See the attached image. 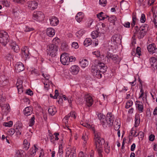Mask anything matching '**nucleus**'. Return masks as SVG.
Instances as JSON below:
<instances>
[{"mask_svg": "<svg viewBox=\"0 0 157 157\" xmlns=\"http://www.w3.org/2000/svg\"><path fill=\"white\" fill-rule=\"evenodd\" d=\"M94 140H97L98 139H103L101 137V134L100 132L94 131Z\"/></svg>", "mask_w": 157, "mask_h": 157, "instance_id": "7c9ffc66", "label": "nucleus"}, {"mask_svg": "<svg viewBox=\"0 0 157 157\" xmlns=\"http://www.w3.org/2000/svg\"><path fill=\"white\" fill-rule=\"evenodd\" d=\"M13 125V122L12 121H10L7 122H5L3 124V125L5 127H11Z\"/></svg>", "mask_w": 157, "mask_h": 157, "instance_id": "79ce46f5", "label": "nucleus"}, {"mask_svg": "<svg viewBox=\"0 0 157 157\" xmlns=\"http://www.w3.org/2000/svg\"><path fill=\"white\" fill-rule=\"evenodd\" d=\"M146 21V18L145 15L144 14H141V16L140 18V21L141 23H144Z\"/></svg>", "mask_w": 157, "mask_h": 157, "instance_id": "09e8293b", "label": "nucleus"}, {"mask_svg": "<svg viewBox=\"0 0 157 157\" xmlns=\"http://www.w3.org/2000/svg\"><path fill=\"white\" fill-rule=\"evenodd\" d=\"M107 3L106 0H100L99 4L102 6H105Z\"/></svg>", "mask_w": 157, "mask_h": 157, "instance_id": "8fccbe9b", "label": "nucleus"}, {"mask_svg": "<svg viewBox=\"0 0 157 157\" xmlns=\"http://www.w3.org/2000/svg\"><path fill=\"white\" fill-rule=\"evenodd\" d=\"M9 40V37L7 33L2 30L0 31V43L5 46Z\"/></svg>", "mask_w": 157, "mask_h": 157, "instance_id": "20e7f679", "label": "nucleus"}, {"mask_svg": "<svg viewBox=\"0 0 157 157\" xmlns=\"http://www.w3.org/2000/svg\"><path fill=\"white\" fill-rule=\"evenodd\" d=\"M48 113L51 115H54L57 112V110L56 107L50 106L48 109Z\"/></svg>", "mask_w": 157, "mask_h": 157, "instance_id": "b1692460", "label": "nucleus"}, {"mask_svg": "<svg viewBox=\"0 0 157 157\" xmlns=\"http://www.w3.org/2000/svg\"><path fill=\"white\" fill-rule=\"evenodd\" d=\"M6 79L5 78L4 75H1L0 76V84H2Z\"/></svg>", "mask_w": 157, "mask_h": 157, "instance_id": "603ef678", "label": "nucleus"}, {"mask_svg": "<svg viewBox=\"0 0 157 157\" xmlns=\"http://www.w3.org/2000/svg\"><path fill=\"white\" fill-rule=\"evenodd\" d=\"M49 20L51 25L52 26H56L59 23V20L58 18L55 16L50 17Z\"/></svg>", "mask_w": 157, "mask_h": 157, "instance_id": "ddd939ff", "label": "nucleus"}, {"mask_svg": "<svg viewBox=\"0 0 157 157\" xmlns=\"http://www.w3.org/2000/svg\"><path fill=\"white\" fill-rule=\"evenodd\" d=\"M34 146L35 147V148H31L29 150L30 152V154L31 155H33L34 154L36 153V151L38 149L36 147L35 145H34Z\"/></svg>", "mask_w": 157, "mask_h": 157, "instance_id": "58836bf2", "label": "nucleus"}, {"mask_svg": "<svg viewBox=\"0 0 157 157\" xmlns=\"http://www.w3.org/2000/svg\"><path fill=\"white\" fill-rule=\"evenodd\" d=\"M55 94L54 96V99H56L57 98V97L59 95V91L57 90H56L55 91Z\"/></svg>", "mask_w": 157, "mask_h": 157, "instance_id": "774afa93", "label": "nucleus"}, {"mask_svg": "<svg viewBox=\"0 0 157 157\" xmlns=\"http://www.w3.org/2000/svg\"><path fill=\"white\" fill-rule=\"evenodd\" d=\"M84 99L86 101V105L89 107L93 105L94 100L92 97L89 94L85 95L84 96Z\"/></svg>", "mask_w": 157, "mask_h": 157, "instance_id": "9b49d317", "label": "nucleus"}, {"mask_svg": "<svg viewBox=\"0 0 157 157\" xmlns=\"http://www.w3.org/2000/svg\"><path fill=\"white\" fill-rule=\"evenodd\" d=\"M22 124L20 121L17 122L14 125L15 132L17 136L21 135L22 129Z\"/></svg>", "mask_w": 157, "mask_h": 157, "instance_id": "9d476101", "label": "nucleus"}, {"mask_svg": "<svg viewBox=\"0 0 157 157\" xmlns=\"http://www.w3.org/2000/svg\"><path fill=\"white\" fill-rule=\"evenodd\" d=\"M108 20L110 22L113 23V25H115V21L117 20V18L115 16H112L109 17Z\"/></svg>", "mask_w": 157, "mask_h": 157, "instance_id": "72a5a7b5", "label": "nucleus"}, {"mask_svg": "<svg viewBox=\"0 0 157 157\" xmlns=\"http://www.w3.org/2000/svg\"><path fill=\"white\" fill-rule=\"evenodd\" d=\"M75 113V112L74 111H71L68 114L70 116V117H72L74 118V119H75L76 118Z\"/></svg>", "mask_w": 157, "mask_h": 157, "instance_id": "13d9d810", "label": "nucleus"}, {"mask_svg": "<svg viewBox=\"0 0 157 157\" xmlns=\"http://www.w3.org/2000/svg\"><path fill=\"white\" fill-rule=\"evenodd\" d=\"M85 33L84 30L81 29L78 31L76 33V36L78 38H80Z\"/></svg>", "mask_w": 157, "mask_h": 157, "instance_id": "f704fd0d", "label": "nucleus"}, {"mask_svg": "<svg viewBox=\"0 0 157 157\" xmlns=\"http://www.w3.org/2000/svg\"><path fill=\"white\" fill-rule=\"evenodd\" d=\"M15 132V129L13 128H11L9 129L8 131V134L10 136H12L13 135Z\"/></svg>", "mask_w": 157, "mask_h": 157, "instance_id": "49530a36", "label": "nucleus"}, {"mask_svg": "<svg viewBox=\"0 0 157 157\" xmlns=\"http://www.w3.org/2000/svg\"><path fill=\"white\" fill-rule=\"evenodd\" d=\"M84 14L82 12H78L75 17V19L78 22H80L83 19Z\"/></svg>", "mask_w": 157, "mask_h": 157, "instance_id": "4be33fe9", "label": "nucleus"}, {"mask_svg": "<svg viewBox=\"0 0 157 157\" xmlns=\"http://www.w3.org/2000/svg\"><path fill=\"white\" fill-rule=\"evenodd\" d=\"M58 50V45L55 44H50L47 47V52L52 57L56 56V52Z\"/></svg>", "mask_w": 157, "mask_h": 157, "instance_id": "39448f33", "label": "nucleus"}, {"mask_svg": "<svg viewBox=\"0 0 157 157\" xmlns=\"http://www.w3.org/2000/svg\"><path fill=\"white\" fill-rule=\"evenodd\" d=\"M97 17L101 20H104V16L103 12H101L97 15Z\"/></svg>", "mask_w": 157, "mask_h": 157, "instance_id": "c03bdc74", "label": "nucleus"}, {"mask_svg": "<svg viewBox=\"0 0 157 157\" xmlns=\"http://www.w3.org/2000/svg\"><path fill=\"white\" fill-rule=\"evenodd\" d=\"M91 44V40L90 38L86 39L84 42V45L86 46H88Z\"/></svg>", "mask_w": 157, "mask_h": 157, "instance_id": "c9c22d12", "label": "nucleus"}, {"mask_svg": "<svg viewBox=\"0 0 157 157\" xmlns=\"http://www.w3.org/2000/svg\"><path fill=\"white\" fill-rule=\"evenodd\" d=\"M93 54L95 55L97 57H99L100 56V52L99 51L93 52Z\"/></svg>", "mask_w": 157, "mask_h": 157, "instance_id": "e2e57ef3", "label": "nucleus"}, {"mask_svg": "<svg viewBox=\"0 0 157 157\" xmlns=\"http://www.w3.org/2000/svg\"><path fill=\"white\" fill-rule=\"evenodd\" d=\"M147 49L150 54H153L155 53L157 50L155 44L154 43L149 44L147 47Z\"/></svg>", "mask_w": 157, "mask_h": 157, "instance_id": "2eb2a0df", "label": "nucleus"}, {"mask_svg": "<svg viewBox=\"0 0 157 157\" xmlns=\"http://www.w3.org/2000/svg\"><path fill=\"white\" fill-rule=\"evenodd\" d=\"M148 29V25L146 24H144L139 28V31L147 32Z\"/></svg>", "mask_w": 157, "mask_h": 157, "instance_id": "cd10ccee", "label": "nucleus"}, {"mask_svg": "<svg viewBox=\"0 0 157 157\" xmlns=\"http://www.w3.org/2000/svg\"><path fill=\"white\" fill-rule=\"evenodd\" d=\"M135 127H138L140 123V120L139 118V116L138 115H135Z\"/></svg>", "mask_w": 157, "mask_h": 157, "instance_id": "2f4dec72", "label": "nucleus"}, {"mask_svg": "<svg viewBox=\"0 0 157 157\" xmlns=\"http://www.w3.org/2000/svg\"><path fill=\"white\" fill-rule=\"evenodd\" d=\"M82 139L84 140V143L85 144L87 143V141L88 140V138L87 135L86 133H84L82 136Z\"/></svg>", "mask_w": 157, "mask_h": 157, "instance_id": "4c0bfd02", "label": "nucleus"}, {"mask_svg": "<svg viewBox=\"0 0 157 157\" xmlns=\"http://www.w3.org/2000/svg\"><path fill=\"white\" fill-rule=\"evenodd\" d=\"M24 155L19 151H17L16 154V157H23Z\"/></svg>", "mask_w": 157, "mask_h": 157, "instance_id": "4d7b16f0", "label": "nucleus"}, {"mask_svg": "<svg viewBox=\"0 0 157 157\" xmlns=\"http://www.w3.org/2000/svg\"><path fill=\"white\" fill-rule=\"evenodd\" d=\"M147 32L143 31H140L139 34L138 36V37L139 39H141L144 37L146 35Z\"/></svg>", "mask_w": 157, "mask_h": 157, "instance_id": "e433bc0d", "label": "nucleus"}, {"mask_svg": "<svg viewBox=\"0 0 157 157\" xmlns=\"http://www.w3.org/2000/svg\"><path fill=\"white\" fill-rule=\"evenodd\" d=\"M111 41L112 43H113V45H111V47L114 48L116 47V46L117 44L121 43V38H120V35L118 34H116L113 35L111 38Z\"/></svg>", "mask_w": 157, "mask_h": 157, "instance_id": "0eeeda50", "label": "nucleus"}, {"mask_svg": "<svg viewBox=\"0 0 157 157\" xmlns=\"http://www.w3.org/2000/svg\"><path fill=\"white\" fill-rule=\"evenodd\" d=\"M2 3L3 5H4L6 7L9 6L10 4V2H8L6 0H4V1H2Z\"/></svg>", "mask_w": 157, "mask_h": 157, "instance_id": "3c124183", "label": "nucleus"}, {"mask_svg": "<svg viewBox=\"0 0 157 157\" xmlns=\"http://www.w3.org/2000/svg\"><path fill=\"white\" fill-rule=\"evenodd\" d=\"M121 59L119 56L117 55H114L113 57L112 61L115 63H119L121 61Z\"/></svg>", "mask_w": 157, "mask_h": 157, "instance_id": "bb28decb", "label": "nucleus"}, {"mask_svg": "<svg viewBox=\"0 0 157 157\" xmlns=\"http://www.w3.org/2000/svg\"><path fill=\"white\" fill-rule=\"evenodd\" d=\"M35 117L33 116L30 120L29 126L32 127L34 125L35 123Z\"/></svg>", "mask_w": 157, "mask_h": 157, "instance_id": "37998d69", "label": "nucleus"}, {"mask_svg": "<svg viewBox=\"0 0 157 157\" xmlns=\"http://www.w3.org/2000/svg\"><path fill=\"white\" fill-rule=\"evenodd\" d=\"M136 102L138 103L136 104V107L140 113L143 112L144 110V106L142 103L138 101H136Z\"/></svg>", "mask_w": 157, "mask_h": 157, "instance_id": "5701e85b", "label": "nucleus"}, {"mask_svg": "<svg viewBox=\"0 0 157 157\" xmlns=\"http://www.w3.org/2000/svg\"><path fill=\"white\" fill-rule=\"evenodd\" d=\"M150 64L154 69L157 68V59L154 57H152L149 59Z\"/></svg>", "mask_w": 157, "mask_h": 157, "instance_id": "a211bd4d", "label": "nucleus"}, {"mask_svg": "<svg viewBox=\"0 0 157 157\" xmlns=\"http://www.w3.org/2000/svg\"><path fill=\"white\" fill-rule=\"evenodd\" d=\"M10 46L11 47V48L15 52H18L20 48L16 44V42H12L10 44Z\"/></svg>", "mask_w": 157, "mask_h": 157, "instance_id": "aec40b11", "label": "nucleus"}, {"mask_svg": "<svg viewBox=\"0 0 157 157\" xmlns=\"http://www.w3.org/2000/svg\"><path fill=\"white\" fill-rule=\"evenodd\" d=\"M46 33L48 36L52 37L55 34V31L53 28H48L47 29Z\"/></svg>", "mask_w": 157, "mask_h": 157, "instance_id": "6ab92c4d", "label": "nucleus"}, {"mask_svg": "<svg viewBox=\"0 0 157 157\" xmlns=\"http://www.w3.org/2000/svg\"><path fill=\"white\" fill-rule=\"evenodd\" d=\"M22 82L21 80L20 79H17V82L16 83V85L17 86V87H18V85L19 86V85L22 86Z\"/></svg>", "mask_w": 157, "mask_h": 157, "instance_id": "338daca9", "label": "nucleus"}, {"mask_svg": "<svg viewBox=\"0 0 157 157\" xmlns=\"http://www.w3.org/2000/svg\"><path fill=\"white\" fill-rule=\"evenodd\" d=\"M137 135V136H139V137L142 140L144 137V133L142 131L140 132Z\"/></svg>", "mask_w": 157, "mask_h": 157, "instance_id": "052dcab7", "label": "nucleus"}, {"mask_svg": "<svg viewBox=\"0 0 157 157\" xmlns=\"http://www.w3.org/2000/svg\"><path fill=\"white\" fill-rule=\"evenodd\" d=\"M101 34L97 30L93 31L91 33V36L93 39H95L98 37V36H100V34Z\"/></svg>", "mask_w": 157, "mask_h": 157, "instance_id": "c85d7f7f", "label": "nucleus"}, {"mask_svg": "<svg viewBox=\"0 0 157 157\" xmlns=\"http://www.w3.org/2000/svg\"><path fill=\"white\" fill-rule=\"evenodd\" d=\"M0 106L2 108V112H3L4 115H6L10 111V107L9 104H4L2 106L0 105Z\"/></svg>", "mask_w": 157, "mask_h": 157, "instance_id": "f8f14e48", "label": "nucleus"}, {"mask_svg": "<svg viewBox=\"0 0 157 157\" xmlns=\"http://www.w3.org/2000/svg\"><path fill=\"white\" fill-rule=\"evenodd\" d=\"M136 131L134 129L132 128L130 133L129 135L130 136H132L135 137H136L137 136V134L136 135Z\"/></svg>", "mask_w": 157, "mask_h": 157, "instance_id": "ea45409f", "label": "nucleus"}, {"mask_svg": "<svg viewBox=\"0 0 157 157\" xmlns=\"http://www.w3.org/2000/svg\"><path fill=\"white\" fill-rule=\"evenodd\" d=\"M70 71L72 74L76 75L79 71V68L78 66L74 65L71 67Z\"/></svg>", "mask_w": 157, "mask_h": 157, "instance_id": "f3484780", "label": "nucleus"}, {"mask_svg": "<svg viewBox=\"0 0 157 157\" xmlns=\"http://www.w3.org/2000/svg\"><path fill=\"white\" fill-rule=\"evenodd\" d=\"M34 30L33 28H31L28 26H26L25 29V31L26 32H30Z\"/></svg>", "mask_w": 157, "mask_h": 157, "instance_id": "864d4df0", "label": "nucleus"}, {"mask_svg": "<svg viewBox=\"0 0 157 157\" xmlns=\"http://www.w3.org/2000/svg\"><path fill=\"white\" fill-rule=\"evenodd\" d=\"M133 104V102L132 101L128 100L126 103L125 108L126 109H128Z\"/></svg>", "mask_w": 157, "mask_h": 157, "instance_id": "a19ab883", "label": "nucleus"}, {"mask_svg": "<svg viewBox=\"0 0 157 157\" xmlns=\"http://www.w3.org/2000/svg\"><path fill=\"white\" fill-rule=\"evenodd\" d=\"M18 89V93L19 94H21L23 92V90L22 87V86L19 85L18 86V87H17Z\"/></svg>", "mask_w": 157, "mask_h": 157, "instance_id": "de8ad7c7", "label": "nucleus"}, {"mask_svg": "<svg viewBox=\"0 0 157 157\" xmlns=\"http://www.w3.org/2000/svg\"><path fill=\"white\" fill-rule=\"evenodd\" d=\"M130 23L129 22H125L123 24V25L124 27L128 28H129L130 27Z\"/></svg>", "mask_w": 157, "mask_h": 157, "instance_id": "69168bd1", "label": "nucleus"}, {"mask_svg": "<svg viewBox=\"0 0 157 157\" xmlns=\"http://www.w3.org/2000/svg\"><path fill=\"white\" fill-rule=\"evenodd\" d=\"M94 64L99 67V70L97 72L94 76L98 78H100L102 77V74H103L106 71L107 67L105 65L104 63L99 61L98 60H95L94 62Z\"/></svg>", "mask_w": 157, "mask_h": 157, "instance_id": "7ed1b4c3", "label": "nucleus"}, {"mask_svg": "<svg viewBox=\"0 0 157 157\" xmlns=\"http://www.w3.org/2000/svg\"><path fill=\"white\" fill-rule=\"evenodd\" d=\"M26 93L30 96L33 95V92L30 89L26 90Z\"/></svg>", "mask_w": 157, "mask_h": 157, "instance_id": "0e129e2a", "label": "nucleus"}, {"mask_svg": "<svg viewBox=\"0 0 157 157\" xmlns=\"http://www.w3.org/2000/svg\"><path fill=\"white\" fill-rule=\"evenodd\" d=\"M25 67L22 63L21 62H18L16 63L15 66V69L16 72H20L25 70Z\"/></svg>", "mask_w": 157, "mask_h": 157, "instance_id": "4468645a", "label": "nucleus"}, {"mask_svg": "<svg viewBox=\"0 0 157 157\" xmlns=\"http://www.w3.org/2000/svg\"><path fill=\"white\" fill-rule=\"evenodd\" d=\"M5 99L1 95H0V105H3V104H5Z\"/></svg>", "mask_w": 157, "mask_h": 157, "instance_id": "a18cd8bd", "label": "nucleus"}, {"mask_svg": "<svg viewBox=\"0 0 157 157\" xmlns=\"http://www.w3.org/2000/svg\"><path fill=\"white\" fill-rule=\"evenodd\" d=\"M97 116L104 127H106L107 124L109 126L113 125L114 120V117L111 113H108L106 117L104 115L101 113H98Z\"/></svg>", "mask_w": 157, "mask_h": 157, "instance_id": "f03ea898", "label": "nucleus"}, {"mask_svg": "<svg viewBox=\"0 0 157 157\" xmlns=\"http://www.w3.org/2000/svg\"><path fill=\"white\" fill-rule=\"evenodd\" d=\"M23 145L24 148L27 150L29 147L30 143H28L27 140L25 139L23 141Z\"/></svg>", "mask_w": 157, "mask_h": 157, "instance_id": "c756f323", "label": "nucleus"}, {"mask_svg": "<svg viewBox=\"0 0 157 157\" xmlns=\"http://www.w3.org/2000/svg\"><path fill=\"white\" fill-rule=\"evenodd\" d=\"M141 48L139 47H137L136 50V53L139 56L141 55Z\"/></svg>", "mask_w": 157, "mask_h": 157, "instance_id": "6e6d98bb", "label": "nucleus"}, {"mask_svg": "<svg viewBox=\"0 0 157 157\" xmlns=\"http://www.w3.org/2000/svg\"><path fill=\"white\" fill-rule=\"evenodd\" d=\"M27 5L29 9L33 10L37 8V3L35 1H29L27 2Z\"/></svg>", "mask_w": 157, "mask_h": 157, "instance_id": "dca6fc26", "label": "nucleus"}, {"mask_svg": "<svg viewBox=\"0 0 157 157\" xmlns=\"http://www.w3.org/2000/svg\"><path fill=\"white\" fill-rule=\"evenodd\" d=\"M33 19L37 21H42L44 20V16L43 13L41 11L34 12L33 15Z\"/></svg>", "mask_w": 157, "mask_h": 157, "instance_id": "423d86ee", "label": "nucleus"}, {"mask_svg": "<svg viewBox=\"0 0 157 157\" xmlns=\"http://www.w3.org/2000/svg\"><path fill=\"white\" fill-rule=\"evenodd\" d=\"M23 56L25 58H29V52L26 49H23L22 50Z\"/></svg>", "mask_w": 157, "mask_h": 157, "instance_id": "473e14b6", "label": "nucleus"}, {"mask_svg": "<svg viewBox=\"0 0 157 157\" xmlns=\"http://www.w3.org/2000/svg\"><path fill=\"white\" fill-rule=\"evenodd\" d=\"M69 56L68 54L63 53L60 56V60L62 64L64 65H68L69 64Z\"/></svg>", "mask_w": 157, "mask_h": 157, "instance_id": "1a4fd4ad", "label": "nucleus"}, {"mask_svg": "<svg viewBox=\"0 0 157 157\" xmlns=\"http://www.w3.org/2000/svg\"><path fill=\"white\" fill-rule=\"evenodd\" d=\"M60 41L59 39L57 37L55 38L53 40V43L57 45V44H58Z\"/></svg>", "mask_w": 157, "mask_h": 157, "instance_id": "5fc2aeb1", "label": "nucleus"}, {"mask_svg": "<svg viewBox=\"0 0 157 157\" xmlns=\"http://www.w3.org/2000/svg\"><path fill=\"white\" fill-rule=\"evenodd\" d=\"M94 141V145L95 147V149L98 152L99 157H103L102 153L103 152V147L105 144L104 146L105 151L107 154H108L110 152V147L109 146L108 142H105L104 139H100L95 140Z\"/></svg>", "mask_w": 157, "mask_h": 157, "instance_id": "f257e3e1", "label": "nucleus"}, {"mask_svg": "<svg viewBox=\"0 0 157 157\" xmlns=\"http://www.w3.org/2000/svg\"><path fill=\"white\" fill-rule=\"evenodd\" d=\"M80 65L81 67L83 68H85L88 66V62L87 59H84L82 60L79 62Z\"/></svg>", "mask_w": 157, "mask_h": 157, "instance_id": "a878e982", "label": "nucleus"}, {"mask_svg": "<svg viewBox=\"0 0 157 157\" xmlns=\"http://www.w3.org/2000/svg\"><path fill=\"white\" fill-rule=\"evenodd\" d=\"M72 46L75 48L77 49L78 48V44L76 42H73L72 44Z\"/></svg>", "mask_w": 157, "mask_h": 157, "instance_id": "680f3d73", "label": "nucleus"}, {"mask_svg": "<svg viewBox=\"0 0 157 157\" xmlns=\"http://www.w3.org/2000/svg\"><path fill=\"white\" fill-rule=\"evenodd\" d=\"M59 150L58 152L60 154V155H62L63 153V147L61 144L59 145Z\"/></svg>", "mask_w": 157, "mask_h": 157, "instance_id": "bf43d9fd", "label": "nucleus"}, {"mask_svg": "<svg viewBox=\"0 0 157 157\" xmlns=\"http://www.w3.org/2000/svg\"><path fill=\"white\" fill-rule=\"evenodd\" d=\"M33 109L31 106L26 107L24 110V113L25 115L28 116L31 114L32 113Z\"/></svg>", "mask_w": 157, "mask_h": 157, "instance_id": "412c9836", "label": "nucleus"}, {"mask_svg": "<svg viewBox=\"0 0 157 157\" xmlns=\"http://www.w3.org/2000/svg\"><path fill=\"white\" fill-rule=\"evenodd\" d=\"M114 55V54H113L112 53L109 52H107L106 53V55L105 57H104V56L103 55L101 56V61H102V59L104 60L105 59L104 61H102L103 62H104L105 64L109 63L110 61V59H111L112 60Z\"/></svg>", "mask_w": 157, "mask_h": 157, "instance_id": "6e6552de", "label": "nucleus"}, {"mask_svg": "<svg viewBox=\"0 0 157 157\" xmlns=\"http://www.w3.org/2000/svg\"><path fill=\"white\" fill-rule=\"evenodd\" d=\"M99 67L97 65H96L94 64V65H93L91 69V73L93 74L94 75V74H95L98 71L99 69H98Z\"/></svg>", "mask_w": 157, "mask_h": 157, "instance_id": "393cba45", "label": "nucleus"}]
</instances>
